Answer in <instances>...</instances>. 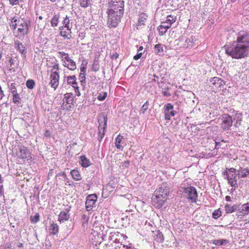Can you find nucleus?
Masks as SVG:
<instances>
[{
    "mask_svg": "<svg viewBox=\"0 0 249 249\" xmlns=\"http://www.w3.org/2000/svg\"><path fill=\"white\" fill-rule=\"evenodd\" d=\"M225 52L229 56L232 58L240 59L248 56L249 49L242 44H239L236 41L224 46Z\"/></svg>",
    "mask_w": 249,
    "mask_h": 249,
    "instance_id": "1",
    "label": "nucleus"
},
{
    "mask_svg": "<svg viewBox=\"0 0 249 249\" xmlns=\"http://www.w3.org/2000/svg\"><path fill=\"white\" fill-rule=\"evenodd\" d=\"M169 193V187L167 183H162L155 190L152 197V204L156 208L162 207Z\"/></svg>",
    "mask_w": 249,
    "mask_h": 249,
    "instance_id": "2",
    "label": "nucleus"
},
{
    "mask_svg": "<svg viewBox=\"0 0 249 249\" xmlns=\"http://www.w3.org/2000/svg\"><path fill=\"white\" fill-rule=\"evenodd\" d=\"M114 12L111 10H108L107 14L108 15L107 25L109 28L116 27L121 21V18L124 14L121 12Z\"/></svg>",
    "mask_w": 249,
    "mask_h": 249,
    "instance_id": "3",
    "label": "nucleus"
},
{
    "mask_svg": "<svg viewBox=\"0 0 249 249\" xmlns=\"http://www.w3.org/2000/svg\"><path fill=\"white\" fill-rule=\"evenodd\" d=\"M98 121L99 123L98 140L101 142L104 137L107 126V116L105 113H101L99 116Z\"/></svg>",
    "mask_w": 249,
    "mask_h": 249,
    "instance_id": "4",
    "label": "nucleus"
},
{
    "mask_svg": "<svg viewBox=\"0 0 249 249\" xmlns=\"http://www.w3.org/2000/svg\"><path fill=\"white\" fill-rule=\"evenodd\" d=\"M184 196L192 202H196L197 200V193L196 188L193 186L183 188Z\"/></svg>",
    "mask_w": 249,
    "mask_h": 249,
    "instance_id": "5",
    "label": "nucleus"
},
{
    "mask_svg": "<svg viewBox=\"0 0 249 249\" xmlns=\"http://www.w3.org/2000/svg\"><path fill=\"white\" fill-rule=\"evenodd\" d=\"M124 0H109L108 2L109 8L108 10L113 11L114 12L124 13Z\"/></svg>",
    "mask_w": 249,
    "mask_h": 249,
    "instance_id": "6",
    "label": "nucleus"
},
{
    "mask_svg": "<svg viewBox=\"0 0 249 249\" xmlns=\"http://www.w3.org/2000/svg\"><path fill=\"white\" fill-rule=\"evenodd\" d=\"M221 127L223 130H228L232 126L233 121L231 117L228 114H224L221 116Z\"/></svg>",
    "mask_w": 249,
    "mask_h": 249,
    "instance_id": "7",
    "label": "nucleus"
},
{
    "mask_svg": "<svg viewBox=\"0 0 249 249\" xmlns=\"http://www.w3.org/2000/svg\"><path fill=\"white\" fill-rule=\"evenodd\" d=\"M239 44H242L246 46L249 49V32H241L237 35L236 40Z\"/></svg>",
    "mask_w": 249,
    "mask_h": 249,
    "instance_id": "8",
    "label": "nucleus"
},
{
    "mask_svg": "<svg viewBox=\"0 0 249 249\" xmlns=\"http://www.w3.org/2000/svg\"><path fill=\"white\" fill-rule=\"evenodd\" d=\"M209 82L210 86L213 91L218 90L219 88L223 87L226 84L224 80L217 77L212 78Z\"/></svg>",
    "mask_w": 249,
    "mask_h": 249,
    "instance_id": "9",
    "label": "nucleus"
},
{
    "mask_svg": "<svg viewBox=\"0 0 249 249\" xmlns=\"http://www.w3.org/2000/svg\"><path fill=\"white\" fill-rule=\"evenodd\" d=\"M174 106L170 103L166 104L164 107L165 119L170 120L171 117L177 114V111L173 110Z\"/></svg>",
    "mask_w": 249,
    "mask_h": 249,
    "instance_id": "10",
    "label": "nucleus"
},
{
    "mask_svg": "<svg viewBox=\"0 0 249 249\" xmlns=\"http://www.w3.org/2000/svg\"><path fill=\"white\" fill-rule=\"evenodd\" d=\"M16 150L17 155L19 159H25L28 157L30 153L27 147L22 145H19Z\"/></svg>",
    "mask_w": 249,
    "mask_h": 249,
    "instance_id": "11",
    "label": "nucleus"
},
{
    "mask_svg": "<svg viewBox=\"0 0 249 249\" xmlns=\"http://www.w3.org/2000/svg\"><path fill=\"white\" fill-rule=\"evenodd\" d=\"M50 82L49 83V85H50L51 87L55 90L58 86L59 85V74L58 72L52 71V73L50 75Z\"/></svg>",
    "mask_w": 249,
    "mask_h": 249,
    "instance_id": "12",
    "label": "nucleus"
},
{
    "mask_svg": "<svg viewBox=\"0 0 249 249\" xmlns=\"http://www.w3.org/2000/svg\"><path fill=\"white\" fill-rule=\"evenodd\" d=\"M97 199V196L95 194H91L87 197L86 201V207L88 211H89L93 207Z\"/></svg>",
    "mask_w": 249,
    "mask_h": 249,
    "instance_id": "13",
    "label": "nucleus"
},
{
    "mask_svg": "<svg viewBox=\"0 0 249 249\" xmlns=\"http://www.w3.org/2000/svg\"><path fill=\"white\" fill-rule=\"evenodd\" d=\"M30 25V21L27 20H23V22H21L18 25L19 27L18 31L22 35L25 36L29 33V28Z\"/></svg>",
    "mask_w": 249,
    "mask_h": 249,
    "instance_id": "14",
    "label": "nucleus"
},
{
    "mask_svg": "<svg viewBox=\"0 0 249 249\" xmlns=\"http://www.w3.org/2000/svg\"><path fill=\"white\" fill-rule=\"evenodd\" d=\"M66 80L67 84L71 86L75 90V91L77 92H78V96L80 95V92L79 91V87L78 86L77 83L76 82V77L75 75L73 76H65L64 80Z\"/></svg>",
    "mask_w": 249,
    "mask_h": 249,
    "instance_id": "15",
    "label": "nucleus"
},
{
    "mask_svg": "<svg viewBox=\"0 0 249 249\" xmlns=\"http://www.w3.org/2000/svg\"><path fill=\"white\" fill-rule=\"evenodd\" d=\"M14 47L16 50L22 54L24 57H26L27 51L25 44H23L18 40H16L14 41Z\"/></svg>",
    "mask_w": 249,
    "mask_h": 249,
    "instance_id": "16",
    "label": "nucleus"
},
{
    "mask_svg": "<svg viewBox=\"0 0 249 249\" xmlns=\"http://www.w3.org/2000/svg\"><path fill=\"white\" fill-rule=\"evenodd\" d=\"M63 66L67 67L70 70L74 71L76 68V63L69 56L64 57Z\"/></svg>",
    "mask_w": 249,
    "mask_h": 249,
    "instance_id": "17",
    "label": "nucleus"
},
{
    "mask_svg": "<svg viewBox=\"0 0 249 249\" xmlns=\"http://www.w3.org/2000/svg\"><path fill=\"white\" fill-rule=\"evenodd\" d=\"M73 100L74 96L73 94L72 93H67L64 94L63 105L64 106L69 105L67 107V108L68 109V107H71V105H73Z\"/></svg>",
    "mask_w": 249,
    "mask_h": 249,
    "instance_id": "18",
    "label": "nucleus"
},
{
    "mask_svg": "<svg viewBox=\"0 0 249 249\" xmlns=\"http://www.w3.org/2000/svg\"><path fill=\"white\" fill-rule=\"evenodd\" d=\"M70 211V208H65L61 211L58 215V221L62 223L67 221L70 218V214L69 212Z\"/></svg>",
    "mask_w": 249,
    "mask_h": 249,
    "instance_id": "19",
    "label": "nucleus"
},
{
    "mask_svg": "<svg viewBox=\"0 0 249 249\" xmlns=\"http://www.w3.org/2000/svg\"><path fill=\"white\" fill-rule=\"evenodd\" d=\"M237 174H229L226 179L228 181V184L232 187L236 188L238 187Z\"/></svg>",
    "mask_w": 249,
    "mask_h": 249,
    "instance_id": "20",
    "label": "nucleus"
},
{
    "mask_svg": "<svg viewBox=\"0 0 249 249\" xmlns=\"http://www.w3.org/2000/svg\"><path fill=\"white\" fill-rule=\"evenodd\" d=\"M237 175L239 179L247 178L249 176V169L248 168L240 167L237 171Z\"/></svg>",
    "mask_w": 249,
    "mask_h": 249,
    "instance_id": "21",
    "label": "nucleus"
},
{
    "mask_svg": "<svg viewBox=\"0 0 249 249\" xmlns=\"http://www.w3.org/2000/svg\"><path fill=\"white\" fill-rule=\"evenodd\" d=\"M195 41H196V40L193 36L186 39L183 44V48L191 49L194 47L195 46Z\"/></svg>",
    "mask_w": 249,
    "mask_h": 249,
    "instance_id": "22",
    "label": "nucleus"
},
{
    "mask_svg": "<svg viewBox=\"0 0 249 249\" xmlns=\"http://www.w3.org/2000/svg\"><path fill=\"white\" fill-rule=\"evenodd\" d=\"M238 211H239V216H244L246 214H248L249 213V202L243 204L241 208H240Z\"/></svg>",
    "mask_w": 249,
    "mask_h": 249,
    "instance_id": "23",
    "label": "nucleus"
},
{
    "mask_svg": "<svg viewBox=\"0 0 249 249\" xmlns=\"http://www.w3.org/2000/svg\"><path fill=\"white\" fill-rule=\"evenodd\" d=\"M80 163L83 167L86 168L90 165L91 163L89 160L85 156H80Z\"/></svg>",
    "mask_w": 249,
    "mask_h": 249,
    "instance_id": "24",
    "label": "nucleus"
},
{
    "mask_svg": "<svg viewBox=\"0 0 249 249\" xmlns=\"http://www.w3.org/2000/svg\"><path fill=\"white\" fill-rule=\"evenodd\" d=\"M20 22L19 18L17 16H15L11 19V22L9 23L10 27L12 28L13 30H15L17 28V26H18L20 24Z\"/></svg>",
    "mask_w": 249,
    "mask_h": 249,
    "instance_id": "25",
    "label": "nucleus"
},
{
    "mask_svg": "<svg viewBox=\"0 0 249 249\" xmlns=\"http://www.w3.org/2000/svg\"><path fill=\"white\" fill-rule=\"evenodd\" d=\"M60 18L59 13H54L53 17L51 20V24L52 27H56L58 25V23L59 22Z\"/></svg>",
    "mask_w": 249,
    "mask_h": 249,
    "instance_id": "26",
    "label": "nucleus"
},
{
    "mask_svg": "<svg viewBox=\"0 0 249 249\" xmlns=\"http://www.w3.org/2000/svg\"><path fill=\"white\" fill-rule=\"evenodd\" d=\"M164 46L161 44H157L155 46L154 52L159 55H162L164 54Z\"/></svg>",
    "mask_w": 249,
    "mask_h": 249,
    "instance_id": "27",
    "label": "nucleus"
},
{
    "mask_svg": "<svg viewBox=\"0 0 249 249\" xmlns=\"http://www.w3.org/2000/svg\"><path fill=\"white\" fill-rule=\"evenodd\" d=\"M81 72L79 74V78L81 80V83L85 82L86 81V67H82L80 68Z\"/></svg>",
    "mask_w": 249,
    "mask_h": 249,
    "instance_id": "28",
    "label": "nucleus"
},
{
    "mask_svg": "<svg viewBox=\"0 0 249 249\" xmlns=\"http://www.w3.org/2000/svg\"><path fill=\"white\" fill-rule=\"evenodd\" d=\"M154 240L158 243H162L164 240L162 233L158 231L154 236Z\"/></svg>",
    "mask_w": 249,
    "mask_h": 249,
    "instance_id": "29",
    "label": "nucleus"
},
{
    "mask_svg": "<svg viewBox=\"0 0 249 249\" xmlns=\"http://www.w3.org/2000/svg\"><path fill=\"white\" fill-rule=\"evenodd\" d=\"M50 232L51 234L56 235L58 232V226L57 224H55L53 223L51 224L50 229Z\"/></svg>",
    "mask_w": 249,
    "mask_h": 249,
    "instance_id": "30",
    "label": "nucleus"
},
{
    "mask_svg": "<svg viewBox=\"0 0 249 249\" xmlns=\"http://www.w3.org/2000/svg\"><path fill=\"white\" fill-rule=\"evenodd\" d=\"M123 138V137L120 135H119L116 139L115 146L117 149H119L122 151L123 150L124 147L121 145L120 143Z\"/></svg>",
    "mask_w": 249,
    "mask_h": 249,
    "instance_id": "31",
    "label": "nucleus"
},
{
    "mask_svg": "<svg viewBox=\"0 0 249 249\" xmlns=\"http://www.w3.org/2000/svg\"><path fill=\"white\" fill-rule=\"evenodd\" d=\"M225 208L226 213H230L235 212L237 210V207L235 205L231 206L230 204H227L225 206Z\"/></svg>",
    "mask_w": 249,
    "mask_h": 249,
    "instance_id": "32",
    "label": "nucleus"
},
{
    "mask_svg": "<svg viewBox=\"0 0 249 249\" xmlns=\"http://www.w3.org/2000/svg\"><path fill=\"white\" fill-rule=\"evenodd\" d=\"M71 174L72 178L75 180H80L81 179V177L79 172L76 170H73L71 172Z\"/></svg>",
    "mask_w": 249,
    "mask_h": 249,
    "instance_id": "33",
    "label": "nucleus"
},
{
    "mask_svg": "<svg viewBox=\"0 0 249 249\" xmlns=\"http://www.w3.org/2000/svg\"><path fill=\"white\" fill-rule=\"evenodd\" d=\"M70 18L66 16V18L63 21V24L64 25V27L66 28L68 30L71 31L72 26H70Z\"/></svg>",
    "mask_w": 249,
    "mask_h": 249,
    "instance_id": "34",
    "label": "nucleus"
},
{
    "mask_svg": "<svg viewBox=\"0 0 249 249\" xmlns=\"http://www.w3.org/2000/svg\"><path fill=\"white\" fill-rule=\"evenodd\" d=\"M176 17L172 15H169L167 17L165 23H167L169 25H171L174 23L176 20Z\"/></svg>",
    "mask_w": 249,
    "mask_h": 249,
    "instance_id": "35",
    "label": "nucleus"
},
{
    "mask_svg": "<svg viewBox=\"0 0 249 249\" xmlns=\"http://www.w3.org/2000/svg\"><path fill=\"white\" fill-rule=\"evenodd\" d=\"M13 102L16 105L20 104L21 103V99L18 93L13 94Z\"/></svg>",
    "mask_w": 249,
    "mask_h": 249,
    "instance_id": "36",
    "label": "nucleus"
},
{
    "mask_svg": "<svg viewBox=\"0 0 249 249\" xmlns=\"http://www.w3.org/2000/svg\"><path fill=\"white\" fill-rule=\"evenodd\" d=\"M152 77L154 78L151 79L150 82H153L156 81L157 82L158 85H159V86H160V83H162L164 80V77H161L160 81L158 80V79L160 78V76L159 75H157L156 74L153 75Z\"/></svg>",
    "mask_w": 249,
    "mask_h": 249,
    "instance_id": "37",
    "label": "nucleus"
},
{
    "mask_svg": "<svg viewBox=\"0 0 249 249\" xmlns=\"http://www.w3.org/2000/svg\"><path fill=\"white\" fill-rule=\"evenodd\" d=\"M159 35L160 36H163L164 35L168 30V28L166 26H163L162 25H160L157 28Z\"/></svg>",
    "mask_w": 249,
    "mask_h": 249,
    "instance_id": "38",
    "label": "nucleus"
},
{
    "mask_svg": "<svg viewBox=\"0 0 249 249\" xmlns=\"http://www.w3.org/2000/svg\"><path fill=\"white\" fill-rule=\"evenodd\" d=\"M26 85L29 89H32L35 86V81L32 79H29L26 81Z\"/></svg>",
    "mask_w": 249,
    "mask_h": 249,
    "instance_id": "39",
    "label": "nucleus"
},
{
    "mask_svg": "<svg viewBox=\"0 0 249 249\" xmlns=\"http://www.w3.org/2000/svg\"><path fill=\"white\" fill-rule=\"evenodd\" d=\"M221 216V212L220 211L219 209L215 210L213 213V217L215 219H217L218 217Z\"/></svg>",
    "mask_w": 249,
    "mask_h": 249,
    "instance_id": "40",
    "label": "nucleus"
},
{
    "mask_svg": "<svg viewBox=\"0 0 249 249\" xmlns=\"http://www.w3.org/2000/svg\"><path fill=\"white\" fill-rule=\"evenodd\" d=\"M91 0H80V6L84 8L87 7Z\"/></svg>",
    "mask_w": 249,
    "mask_h": 249,
    "instance_id": "41",
    "label": "nucleus"
},
{
    "mask_svg": "<svg viewBox=\"0 0 249 249\" xmlns=\"http://www.w3.org/2000/svg\"><path fill=\"white\" fill-rule=\"evenodd\" d=\"M149 103L148 101H146L142 106V108L141 110L142 114H144L145 112L147 110L148 108Z\"/></svg>",
    "mask_w": 249,
    "mask_h": 249,
    "instance_id": "42",
    "label": "nucleus"
},
{
    "mask_svg": "<svg viewBox=\"0 0 249 249\" xmlns=\"http://www.w3.org/2000/svg\"><path fill=\"white\" fill-rule=\"evenodd\" d=\"M89 220V216L85 214H83L81 217V221L83 224H87Z\"/></svg>",
    "mask_w": 249,
    "mask_h": 249,
    "instance_id": "43",
    "label": "nucleus"
},
{
    "mask_svg": "<svg viewBox=\"0 0 249 249\" xmlns=\"http://www.w3.org/2000/svg\"><path fill=\"white\" fill-rule=\"evenodd\" d=\"M10 89H11V93L13 94L17 93V89L16 88V84L15 83H13L11 84Z\"/></svg>",
    "mask_w": 249,
    "mask_h": 249,
    "instance_id": "44",
    "label": "nucleus"
},
{
    "mask_svg": "<svg viewBox=\"0 0 249 249\" xmlns=\"http://www.w3.org/2000/svg\"><path fill=\"white\" fill-rule=\"evenodd\" d=\"M107 96V93L104 92L103 94H99L97 96V99L99 101H103Z\"/></svg>",
    "mask_w": 249,
    "mask_h": 249,
    "instance_id": "45",
    "label": "nucleus"
},
{
    "mask_svg": "<svg viewBox=\"0 0 249 249\" xmlns=\"http://www.w3.org/2000/svg\"><path fill=\"white\" fill-rule=\"evenodd\" d=\"M9 1L12 6H16L18 5L19 2H22V0H9Z\"/></svg>",
    "mask_w": 249,
    "mask_h": 249,
    "instance_id": "46",
    "label": "nucleus"
},
{
    "mask_svg": "<svg viewBox=\"0 0 249 249\" xmlns=\"http://www.w3.org/2000/svg\"><path fill=\"white\" fill-rule=\"evenodd\" d=\"M60 30L62 31L63 30V27L62 26L61 27H60ZM59 35L61 36L64 37L65 38H68L69 39L70 38L69 37H68L67 35H66V32L61 31L60 32Z\"/></svg>",
    "mask_w": 249,
    "mask_h": 249,
    "instance_id": "47",
    "label": "nucleus"
},
{
    "mask_svg": "<svg viewBox=\"0 0 249 249\" xmlns=\"http://www.w3.org/2000/svg\"><path fill=\"white\" fill-rule=\"evenodd\" d=\"M212 242V243L215 245H217V246L222 245V243H221L220 239L213 240Z\"/></svg>",
    "mask_w": 249,
    "mask_h": 249,
    "instance_id": "48",
    "label": "nucleus"
},
{
    "mask_svg": "<svg viewBox=\"0 0 249 249\" xmlns=\"http://www.w3.org/2000/svg\"><path fill=\"white\" fill-rule=\"evenodd\" d=\"M39 220V215L38 213H36L32 219V222L36 223Z\"/></svg>",
    "mask_w": 249,
    "mask_h": 249,
    "instance_id": "49",
    "label": "nucleus"
},
{
    "mask_svg": "<svg viewBox=\"0 0 249 249\" xmlns=\"http://www.w3.org/2000/svg\"><path fill=\"white\" fill-rule=\"evenodd\" d=\"M142 53L138 52L137 54L134 56V59L135 60H138L142 57Z\"/></svg>",
    "mask_w": 249,
    "mask_h": 249,
    "instance_id": "50",
    "label": "nucleus"
},
{
    "mask_svg": "<svg viewBox=\"0 0 249 249\" xmlns=\"http://www.w3.org/2000/svg\"><path fill=\"white\" fill-rule=\"evenodd\" d=\"M99 70V67L95 64V62L92 64V70L97 71Z\"/></svg>",
    "mask_w": 249,
    "mask_h": 249,
    "instance_id": "51",
    "label": "nucleus"
},
{
    "mask_svg": "<svg viewBox=\"0 0 249 249\" xmlns=\"http://www.w3.org/2000/svg\"><path fill=\"white\" fill-rule=\"evenodd\" d=\"M129 165V161L128 160L125 161L123 165L122 166L124 168H128Z\"/></svg>",
    "mask_w": 249,
    "mask_h": 249,
    "instance_id": "52",
    "label": "nucleus"
},
{
    "mask_svg": "<svg viewBox=\"0 0 249 249\" xmlns=\"http://www.w3.org/2000/svg\"><path fill=\"white\" fill-rule=\"evenodd\" d=\"M228 171H229V174H237L236 173V170L235 168H231L230 169H228Z\"/></svg>",
    "mask_w": 249,
    "mask_h": 249,
    "instance_id": "53",
    "label": "nucleus"
},
{
    "mask_svg": "<svg viewBox=\"0 0 249 249\" xmlns=\"http://www.w3.org/2000/svg\"><path fill=\"white\" fill-rule=\"evenodd\" d=\"M146 20L145 18H143L142 17H140L139 19V23L141 24H144V22Z\"/></svg>",
    "mask_w": 249,
    "mask_h": 249,
    "instance_id": "54",
    "label": "nucleus"
},
{
    "mask_svg": "<svg viewBox=\"0 0 249 249\" xmlns=\"http://www.w3.org/2000/svg\"><path fill=\"white\" fill-rule=\"evenodd\" d=\"M162 94H163V96H165V97H169L171 96L170 93L166 90L163 91Z\"/></svg>",
    "mask_w": 249,
    "mask_h": 249,
    "instance_id": "55",
    "label": "nucleus"
},
{
    "mask_svg": "<svg viewBox=\"0 0 249 249\" xmlns=\"http://www.w3.org/2000/svg\"><path fill=\"white\" fill-rule=\"evenodd\" d=\"M58 53L61 55V57L63 58L64 56L66 57L69 56V54L63 52H58Z\"/></svg>",
    "mask_w": 249,
    "mask_h": 249,
    "instance_id": "56",
    "label": "nucleus"
},
{
    "mask_svg": "<svg viewBox=\"0 0 249 249\" xmlns=\"http://www.w3.org/2000/svg\"><path fill=\"white\" fill-rule=\"evenodd\" d=\"M118 56L119 54L117 53H115L111 55V58L116 59L118 57Z\"/></svg>",
    "mask_w": 249,
    "mask_h": 249,
    "instance_id": "57",
    "label": "nucleus"
},
{
    "mask_svg": "<svg viewBox=\"0 0 249 249\" xmlns=\"http://www.w3.org/2000/svg\"><path fill=\"white\" fill-rule=\"evenodd\" d=\"M53 69H55L56 70H59V65H58V64H57V63L54 64L53 65Z\"/></svg>",
    "mask_w": 249,
    "mask_h": 249,
    "instance_id": "58",
    "label": "nucleus"
},
{
    "mask_svg": "<svg viewBox=\"0 0 249 249\" xmlns=\"http://www.w3.org/2000/svg\"><path fill=\"white\" fill-rule=\"evenodd\" d=\"M162 25L163 26H166L167 28H168V29L171 27V25H169L167 23H165V22H162Z\"/></svg>",
    "mask_w": 249,
    "mask_h": 249,
    "instance_id": "59",
    "label": "nucleus"
},
{
    "mask_svg": "<svg viewBox=\"0 0 249 249\" xmlns=\"http://www.w3.org/2000/svg\"><path fill=\"white\" fill-rule=\"evenodd\" d=\"M221 243H222V245L227 244L229 242L226 239H220Z\"/></svg>",
    "mask_w": 249,
    "mask_h": 249,
    "instance_id": "60",
    "label": "nucleus"
},
{
    "mask_svg": "<svg viewBox=\"0 0 249 249\" xmlns=\"http://www.w3.org/2000/svg\"><path fill=\"white\" fill-rule=\"evenodd\" d=\"M50 132L48 130H47L44 133V136L45 137H49V136H50Z\"/></svg>",
    "mask_w": 249,
    "mask_h": 249,
    "instance_id": "61",
    "label": "nucleus"
},
{
    "mask_svg": "<svg viewBox=\"0 0 249 249\" xmlns=\"http://www.w3.org/2000/svg\"><path fill=\"white\" fill-rule=\"evenodd\" d=\"M229 175V173L227 172V171H224L223 172V175L225 176V178L226 179V178H227L228 177V175Z\"/></svg>",
    "mask_w": 249,
    "mask_h": 249,
    "instance_id": "62",
    "label": "nucleus"
},
{
    "mask_svg": "<svg viewBox=\"0 0 249 249\" xmlns=\"http://www.w3.org/2000/svg\"><path fill=\"white\" fill-rule=\"evenodd\" d=\"M225 199L226 201H230L231 200V197L230 196H227L226 197H225Z\"/></svg>",
    "mask_w": 249,
    "mask_h": 249,
    "instance_id": "63",
    "label": "nucleus"
},
{
    "mask_svg": "<svg viewBox=\"0 0 249 249\" xmlns=\"http://www.w3.org/2000/svg\"><path fill=\"white\" fill-rule=\"evenodd\" d=\"M220 146V142H215V147Z\"/></svg>",
    "mask_w": 249,
    "mask_h": 249,
    "instance_id": "64",
    "label": "nucleus"
}]
</instances>
